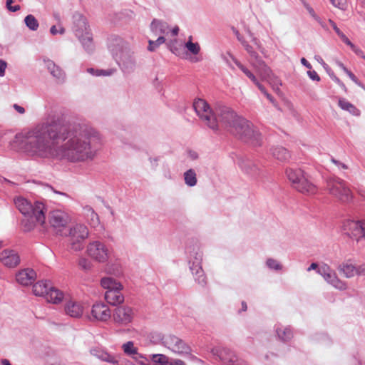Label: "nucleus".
<instances>
[{"instance_id":"3c124183","label":"nucleus","mask_w":365,"mask_h":365,"mask_svg":"<svg viewBox=\"0 0 365 365\" xmlns=\"http://www.w3.org/2000/svg\"><path fill=\"white\" fill-rule=\"evenodd\" d=\"M331 4L340 9H344L346 0H329Z\"/></svg>"},{"instance_id":"423d86ee","label":"nucleus","mask_w":365,"mask_h":365,"mask_svg":"<svg viewBox=\"0 0 365 365\" xmlns=\"http://www.w3.org/2000/svg\"><path fill=\"white\" fill-rule=\"evenodd\" d=\"M327 190L329 194L342 202H349L351 200V193L344 180L338 177H329L326 180Z\"/></svg>"},{"instance_id":"a211bd4d","label":"nucleus","mask_w":365,"mask_h":365,"mask_svg":"<svg viewBox=\"0 0 365 365\" xmlns=\"http://www.w3.org/2000/svg\"><path fill=\"white\" fill-rule=\"evenodd\" d=\"M68 221V215L61 210H53L49 214V223L57 232L61 231V228L66 227Z\"/></svg>"},{"instance_id":"aec40b11","label":"nucleus","mask_w":365,"mask_h":365,"mask_svg":"<svg viewBox=\"0 0 365 365\" xmlns=\"http://www.w3.org/2000/svg\"><path fill=\"white\" fill-rule=\"evenodd\" d=\"M38 202H40L36 201L34 204L32 205L26 198L22 197H18L14 199V203L16 208L24 215V217H27L28 215L34 214L36 212V204Z\"/></svg>"},{"instance_id":"13d9d810","label":"nucleus","mask_w":365,"mask_h":365,"mask_svg":"<svg viewBox=\"0 0 365 365\" xmlns=\"http://www.w3.org/2000/svg\"><path fill=\"white\" fill-rule=\"evenodd\" d=\"M232 30L233 31V33L235 34L237 40L242 44V42L243 41H246L244 38L240 35L239 31L235 28V27H232Z\"/></svg>"},{"instance_id":"412c9836","label":"nucleus","mask_w":365,"mask_h":365,"mask_svg":"<svg viewBox=\"0 0 365 365\" xmlns=\"http://www.w3.org/2000/svg\"><path fill=\"white\" fill-rule=\"evenodd\" d=\"M36 278V272L33 269L30 268L23 269L16 274V279L17 282L23 286L32 284Z\"/></svg>"},{"instance_id":"6ab92c4d","label":"nucleus","mask_w":365,"mask_h":365,"mask_svg":"<svg viewBox=\"0 0 365 365\" xmlns=\"http://www.w3.org/2000/svg\"><path fill=\"white\" fill-rule=\"evenodd\" d=\"M0 262L9 268H14L20 263V257L16 251L6 249L0 253Z\"/></svg>"},{"instance_id":"c756f323","label":"nucleus","mask_w":365,"mask_h":365,"mask_svg":"<svg viewBox=\"0 0 365 365\" xmlns=\"http://www.w3.org/2000/svg\"><path fill=\"white\" fill-rule=\"evenodd\" d=\"M272 154L274 158L280 161H286L290 158L289 152L282 146L273 148L272 149Z\"/></svg>"},{"instance_id":"79ce46f5","label":"nucleus","mask_w":365,"mask_h":365,"mask_svg":"<svg viewBox=\"0 0 365 365\" xmlns=\"http://www.w3.org/2000/svg\"><path fill=\"white\" fill-rule=\"evenodd\" d=\"M84 210L87 212V215L90 216L92 225L93 226L99 223V218L97 213L95 212L93 209L90 206H86Z\"/></svg>"},{"instance_id":"774afa93","label":"nucleus","mask_w":365,"mask_h":365,"mask_svg":"<svg viewBox=\"0 0 365 365\" xmlns=\"http://www.w3.org/2000/svg\"><path fill=\"white\" fill-rule=\"evenodd\" d=\"M188 155H189L190 158L192 160H196L198 158L197 153L195 151H193V150H190L188 152Z\"/></svg>"},{"instance_id":"f3484780","label":"nucleus","mask_w":365,"mask_h":365,"mask_svg":"<svg viewBox=\"0 0 365 365\" xmlns=\"http://www.w3.org/2000/svg\"><path fill=\"white\" fill-rule=\"evenodd\" d=\"M91 320L106 322L111 317V312L108 305L103 302H96L92 307Z\"/></svg>"},{"instance_id":"6e6552de","label":"nucleus","mask_w":365,"mask_h":365,"mask_svg":"<svg viewBox=\"0 0 365 365\" xmlns=\"http://www.w3.org/2000/svg\"><path fill=\"white\" fill-rule=\"evenodd\" d=\"M88 236V227L82 224H77L69 229L71 249L79 251L83 248V242Z\"/></svg>"},{"instance_id":"ea45409f","label":"nucleus","mask_w":365,"mask_h":365,"mask_svg":"<svg viewBox=\"0 0 365 365\" xmlns=\"http://www.w3.org/2000/svg\"><path fill=\"white\" fill-rule=\"evenodd\" d=\"M150 341L154 344L162 343L165 346L166 336L158 331L151 332L150 334Z\"/></svg>"},{"instance_id":"8fccbe9b","label":"nucleus","mask_w":365,"mask_h":365,"mask_svg":"<svg viewBox=\"0 0 365 365\" xmlns=\"http://www.w3.org/2000/svg\"><path fill=\"white\" fill-rule=\"evenodd\" d=\"M59 26V29H57L56 26H52L50 29V33L52 34V35H56L58 34H64L65 32H66V30L62 26Z\"/></svg>"},{"instance_id":"393cba45","label":"nucleus","mask_w":365,"mask_h":365,"mask_svg":"<svg viewBox=\"0 0 365 365\" xmlns=\"http://www.w3.org/2000/svg\"><path fill=\"white\" fill-rule=\"evenodd\" d=\"M49 287H51L50 281H39L34 284L33 292L36 296L45 297L49 291Z\"/></svg>"},{"instance_id":"2eb2a0df","label":"nucleus","mask_w":365,"mask_h":365,"mask_svg":"<svg viewBox=\"0 0 365 365\" xmlns=\"http://www.w3.org/2000/svg\"><path fill=\"white\" fill-rule=\"evenodd\" d=\"M317 273L322 275L324 279L330 284L339 290H345L346 284L339 279L336 273L331 269L329 265L324 264L318 268Z\"/></svg>"},{"instance_id":"052dcab7","label":"nucleus","mask_w":365,"mask_h":365,"mask_svg":"<svg viewBox=\"0 0 365 365\" xmlns=\"http://www.w3.org/2000/svg\"><path fill=\"white\" fill-rule=\"evenodd\" d=\"M356 274L359 276H365V265L356 267Z\"/></svg>"},{"instance_id":"f704fd0d","label":"nucleus","mask_w":365,"mask_h":365,"mask_svg":"<svg viewBox=\"0 0 365 365\" xmlns=\"http://www.w3.org/2000/svg\"><path fill=\"white\" fill-rule=\"evenodd\" d=\"M101 285L106 290L123 287V285L112 277H103L101 280Z\"/></svg>"},{"instance_id":"37998d69","label":"nucleus","mask_w":365,"mask_h":365,"mask_svg":"<svg viewBox=\"0 0 365 365\" xmlns=\"http://www.w3.org/2000/svg\"><path fill=\"white\" fill-rule=\"evenodd\" d=\"M168 357L162 354H156L150 355V359L155 364H158V365H163L165 361L167 360Z\"/></svg>"},{"instance_id":"ddd939ff","label":"nucleus","mask_w":365,"mask_h":365,"mask_svg":"<svg viewBox=\"0 0 365 365\" xmlns=\"http://www.w3.org/2000/svg\"><path fill=\"white\" fill-rule=\"evenodd\" d=\"M88 255L99 262H106L110 257L108 247L100 241L89 243L87 247Z\"/></svg>"},{"instance_id":"e433bc0d","label":"nucleus","mask_w":365,"mask_h":365,"mask_svg":"<svg viewBox=\"0 0 365 365\" xmlns=\"http://www.w3.org/2000/svg\"><path fill=\"white\" fill-rule=\"evenodd\" d=\"M24 23L31 31H36L39 26L37 19L32 14H29L25 17Z\"/></svg>"},{"instance_id":"5701e85b","label":"nucleus","mask_w":365,"mask_h":365,"mask_svg":"<svg viewBox=\"0 0 365 365\" xmlns=\"http://www.w3.org/2000/svg\"><path fill=\"white\" fill-rule=\"evenodd\" d=\"M46 66L50 73L54 77L58 83H63L65 81L66 74L64 71L55 63L50 60L45 61Z\"/></svg>"},{"instance_id":"4d7b16f0","label":"nucleus","mask_w":365,"mask_h":365,"mask_svg":"<svg viewBox=\"0 0 365 365\" xmlns=\"http://www.w3.org/2000/svg\"><path fill=\"white\" fill-rule=\"evenodd\" d=\"M339 37L346 45H348L349 46H352L353 43L351 42V41L346 36V35L343 32L339 34Z\"/></svg>"},{"instance_id":"f03ea898","label":"nucleus","mask_w":365,"mask_h":365,"mask_svg":"<svg viewBox=\"0 0 365 365\" xmlns=\"http://www.w3.org/2000/svg\"><path fill=\"white\" fill-rule=\"evenodd\" d=\"M215 115L218 124L220 123L231 135L252 146L262 145V137L258 129L232 108L217 104L215 108Z\"/></svg>"},{"instance_id":"49530a36","label":"nucleus","mask_w":365,"mask_h":365,"mask_svg":"<svg viewBox=\"0 0 365 365\" xmlns=\"http://www.w3.org/2000/svg\"><path fill=\"white\" fill-rule=\"evenodd\" d=\"M266 264L267 267L271 269L280 270L282 269V265L279 264V262L272 258H269L267 260Z\"/></svg>"},{"instance_id":"9d476101","label":"nucleus","mask_w":365,"mask_h":365,"mask_svg":"<svg viewBox=\"0 0 365 365\" xmlns=\"http://www.w3.org/2000/svg\"><path fill=\"white\" fill-rule=\"evenodd\" d=\"M193 249V254L190 253V259L189 261L190 269L192 274L195 276V280L200 285L204 287L207 284L206 276L201 266L202 260V255L200 252L195 251Z\"/></svg>"},{"instance_id":"39448f33","label":"nucleus","mask_w":365,"mask_h":365,"mask_svg":"<svg viewBox=\"0 0 365 365\" xmlns=\"http://www.w3.org/2000/svg\"><path fill=\"white\" fill-rule=\"evenodd\" d=\"M286 175L292 186L297 191L307 195L317 192V187L305 176L300 168H289L286 170Z\"/></svg>"},{"instance_id":"338daca9","label":"nucleus","mask_w":365,"mask_h":365,"mask_svg":"<svg viewBox=\"0 0 365 365\" xmlns=\"http://www.w3.org/2000/svg\"><path fill=\"white\" fill-rule=\"evenodd\" d=\"M301 63L309 69H312V65L309 63V62L305 58H301Z\"/></svg>"},{"instance_id":"a19ab883","label":"nucleus","mask_w":365,"mask_h":365,"mask_svg":"<svg viewBox=\"0 0 365 365\" xmlns=\"http://www.w3.org/2000/svg\"><path fill=\"white\" fill-rule=\"evenodd\" d=\"M165 41V38L163 36H160L155 41L149 40L148 50L149 51H154L158 47H159V46L163 44Z\"/></svg>"},{"instance_id":"603ef678","label":"nucleus","mask_w":365,"mask_h":365,"mask_svg":"<svg viewBox=\"0 0 365 365\" xmlns=\"http://www.w3.org/2000/svg\"><path fill=\"white\" fill-rule=\"evenodd\" d=\"M315 59L319 63H321L324 68L327 71V72L329 73H330L331 74V73H334L332 71V70L330 68V67L324 62V61L322 59V58L319 56H315Z\"/></svg>"},{"instance_id":"5fc2aeb1","label":"nucleus","mask_w":365,"mask_h":365,"mask_svg":"<svg viewBox=\"0 0 365 365\" xmlns=\"http://www.w3.org/2000/svg\"><path fill=\"white\" fill-rule=\"evenodd\" d=\"M329 76H330V78L334 81L336 82L339 86H340L341 88H343L344 90L346 89V86L344 84L343 82L341 81V80L336 77L334 73H331V74L330 73H329Z\"/></svg>"},{"instance_id":"473e14b6","label":"nucleus","mask_w":365,"mask_h":365,"mask_svg":"<svg viewBox=\"0 0 365 365\" xmlns=\"http://www.w3.org/2000/svg\"><path fill=\"white\" fill-rule=\"evenodd\" d=\"M230 58L232 60V61L235 63V65L249 78L253 83L257 82V78L243 64H242L233 55L230 53H227Z\"/></svg>"},{"instance_id":"c03bdc74","label":"nucleus","mask_w":365,"mask_h":365,"mask_svg":"<svg viewBox=\"0 0 365 365\" xmlns=\"http://www.w3.org/2000/svg\"><path fill=\"white\" fill-rule=\"evenodd\" d=\"M185 47L194 55L200 52V47L197 43H193L190 40L185 43Z\"/></svg>"},{"instance_id":"7c9ffc66","label":"nucleus","mask_w":365,"mask_h":365,"mask_svg":"<svg viewBox=\"0 0 365 365\" xmlns=\"http://www.w3.org/2000/svg\"><path fill=\"white\" fill-rule=\"evenodd\" d=\"M339 106L344 110L348 111L353 115L359 116L360 110L352 103L346 101L345 98H340L338 102Z\"/></svg>"},{"instance_id":"680f3d73","label":"nucleus","mask_w":365,"mask_h":365,"mask_svg":"<svg viewBox=\"0 0 365 365\" xmlns=\"http://www.w3.org/2000/svg\"><path fill=\"white\" fill-rule=\"evenodd\" d=\"M111 74V71L108 70H96V73H95V76H109Z\"/></svg>"},{"instance_id":"a878e982","label":"nucleus","mask_w":365,"mask_h":365,"mask_svg":"<svg viewBox=\"0 0 365 365\" xmlns=\"http://www.w3.org/2000/svg\"><path fill=\"white\" fill-rule=\"evenodd\" d=\"M65 311L71 317H79L83 314V307L78 302H69L65 307Z\"/></svg>"},{"instance_id":"c9c22d12","label":"nucleus","mask_w":365,"mask_h":365,"mask_svg":"<svg viewBox=\"0 0 365 365\" xmlns=\"http://www.w3.org/2000/svg\"><path fill=\"white\" fill-rule=\"evenodd\" d=\"M185 183L189 187H193L196 185L197 182V175L195 171L190 168L184 173Z\"/></svg>"},{"instance_id":"f257e3e1","label":"nucleus","mask_w":365,"mask_h":365,"mask_svg":"<svg viewBox=\"0 0 365 365\" xmlns=\"http://www.w3.org/2000/svg\"><path fill=\"white\" fill-rule=\"evenodd\" d=\"M98 139V133L86 123L51 120L16 133L9 145L30 156L76 163L93 158L92 144Z\"/></svg>"},{"instance_id":"a18cd8bd","label":"nucleus","mask_w":365,"mask_h":365,"mask_svg":"<svg viewBox=\"0 0 365 365\" xmlns=\"http://www.w3.org/2000/svg\"><path fill=\"white\" fill-rule=\"evenodd\" d=\"M305 8L308 11L309 14L314 18L323 28H326V25L322 21V19L316 14L314 9L308 4H305Z\"/></svg>"},{"instance_id":"6e6d98bb","label":"nucleus","mask_w":365,"mask_h":365,"mask_svg":"<svg viewBox=\"0 0 365 365\" xmlns=\"http://www.w3.org/2000/svg\"><path fill=\"white\" fill-rule=\"evenodd\" d=\"M351 50L358 56H361L363 58H365V56L364 55V52L361 49L356 47L354 44H352V46H350Z\"/></svg>"},{"instance_id":"09e8293b","label":"nucleus","mask_w":365,"mask_h":365,"mask_svg":"<svg viewBox=\"0 0 365 365\" xmlns=\"http://www.w3.org/2000/svg\"><path fill=\"white\" fill-rule=\"evenodd\" d=\"M79 266L84 270H88L91 268V262L86 258H81L78 262Z\"/></svg>"},{"instance_id":"864d4df0","label":"nucleus","mask_w":365,"mask_h":365,"mask_svg":"<svg viewBox=\"0 0 365 365\" xmlns=\"http://www.w3.org/2000/svg\"><path fill=\"white\" fill-rule=\"evenodd\" d=\"M307 75L312 81H320V77L319 76V75L317 74V73L315 71H312L311 69H309L307 71Z\"/></svg>"},{"instance_id":"58836bf2","label":"nucleus","mask_w":365,"mask_h":365,"mask_svg":"<svg viewBox=\"0 0 365 365\" xmlns=\"http://www.w3.org/2000/svg\"><path fill=\"white\" fill-rule=\"evenodd\" d=\"M242 45L250 54V57L252 58V63L257 62L258 59L261 58L258 53L254 50L253 47L250 46L247 41H243Z\"/></svg>"},{"instance_id":"bf43d9fd","label":"nucleus","mask_w":365,"mask_h":365,"mask_svg":"<svg viewBox=\"0 0 365 365\" xmlns=\"http://www.w3.org/2000/svg\"><path fill=\"white\" fill-rule=\"evenodd\" d=\"M6 66H7V64L4 61L0 60V76L1 77L4 76Z\"/></svg>"},{"instance_id":"7ed1b4c3","label":"nucleus","mask_w":365,"mask_h":365,"mask_svg":"<svg viewBox=\"0 0 365 365\" xmlns=\"http://www.w3.org/2000/svg\"><path fill=\"white\" fill-rule=\"evenodd\" d=\"M108 49L125 74L133 73L136 68V60L128 42L120 36L111 34L107 41Z\"/></svg>"},{"instance_id":"9b49d317","label":"nucleus","mask_w":365,"mask_h":365,"mask_svg":"<svg viewBox=\"0 0 365 365\" xmlns=\"http://www.w3.org/2000/svg\"><path fill=\"white\" fill-rule=\"evenodd\" d=\"M211 353L219 358L225 365H246L242 359H240L235 353L227 347H214Z\"/></svg>"},{"instance_id":"dca6fc26","label":"nucleus","mask_w":365,"mask_h":365,"mask_svg":"<svg viewBox=\"0 0 365 365\" xmlns=\"http://www.w3.org/2000/svg\"><path fill=\"white\" fill-rule=\"evenodd\" d=\"M133 310L128 306H118L113 310V319L116 324L127 325L133 321Z\"/></svg>"},{"instance_id":"b1692460","label":"nucleus","mask_w":365,"mask_h":365,"mask_svg":"<svg viewBox=\"0 0 365 365\" xmlns=\"http://www.w3.org/2000/svg\"><path fill=\"white\" fill-rule=\"evenodd\" d=\"M339 271L346 278L353 277L356 274V267L354 266L351 260H346L338 267Z\"/></svg>"},{"instance_id":"2f4dec72","label":"nucleus","mask_w":365,"mask_h":365,"mask_svg":"<svg viewBox=\"0 0 365 365\" xmlns=\"http://www.w3.org/2000/svg\"><path fill=\"white\" fill-rule=\"evenodd\" d=\"M167 29L168 25L165 22L157 19H153L151 22L150 29L155 34V35L164 34L166 32Z\"/></svg>"},{"instance_id":"e2e57ef3","label":"nucleus","mask_w":365,"mask_h":365,"mask_svg":"<svg viewBox=\"0 0 365 365\" xmlns=\"http://www.w3.org/2000/svg\"><path fill=\"white\" fill-rule=\"evenodd\" d=\"M329 23L331 25V26L333 28V29L335 31L336 34L339 36V34L341 33V30L337 27L336 23L333 21L331 19H329Z\"/></svg>"},{"instance_id":"69168bd1","label":"nucleus","mask_w":365,"mask_h":365,"mask_svg":"<svg viewBox=\"0 0 365 365\" xmlns=\"http://www.w3.org/2000/svg\"><path fill=\"white\" fill-rule=\"evenodd\" d=\"M350 78L352 81H354L355 83H359V80L358 78L356 77V76L349 70V71L346 73Z\"/></svg>"},{"instance_id":"f8f14e48","label":"nucleus","mask_w":365,"mask_h":365,"mask_svg":"<svg viewBox=\"0 0 365 365\" xmlns=\"http://www.w3.org/2000/svg\"><path fill=\"white\" fill-rule=\"evenodd\" d=\"M342 229L344 233L352 239L359 241L365 239V221L346 220L343 222Z\"/></svg>"},{"instance_id":"20e7f679","label":"nucleus","mask_w":365,"mask_h":365,"mask_svg":"<svg viewBox=\"0 0 365 365\" xmlns=\"http://www.w3.org/2000/svg\"><path fill=\"white\" fill-rule=\"evenodd\" d=\"M72 29L75 36L81 42L84 50L91 53L94 51L93 34L86 18L80 13H75L73 16Z\"/></svg>"},{"instance_id":"1a4fd4ad","label":"nucleus","mask_w":365,"mask_h":365,"mask_svg":"<svg viewBox=\"0 0 365 365\" xmlns=\"http://www.w3.org/2000/svg\"><path fill=\"white\" fill-rule=\"evenodd\" d=\"M46 207L43 202H38L36 204V212L34 214L28 215L27 217H24L21 220V225L24 232H29L32 230L36 223L43 225L45 223L46 216Z\"/></svg>"},{"instance_id":"4c0bfd02","label":"nucleus","mask_w":365,"mask_h":365,"mask_svg":"<svg viewBox=\"0 0 365 365\" xmlns=\"http://www.w3.org/2000/svg\"><path fill=\"white\" fill-rule=\"evenodd\" d=\"M122 348L125 354L130 356L131 357L137 354L138 349L134 346L133 341H129L123 344Z\"/></svg>"},{"instance_id":"4be33fe9","label":"nucleus","mask_w":365,"mask_h":365,"mask_svg":"<svg viewBox=\"0 0 365 365\" xmlns=\"http://www.w3.org/2000/svg\"><path fill=\"white\" fill-rule=\"evenodd\" d=\"M122 289L123 287H118L106 290L104 294L106 302L113 306H118L123 303L124 296L121 292Z\"/></svg>"},{"instance_id":"bb28decb","label":"nucleus","mask_w":365,"mask_h":365,"mask_svg":"<svg viewBox=\"0 0 365 365\" xmlns=\"http://www.w3.org/2000/svg\"><path fill=\"white\" fill-rule=\"evenodd\" d=\"M241 169L250 175H256L259 173V167L250 160H242L240 163Z\"/></svg>"},{"instance_id":"4468645a","label":"nucleus","mask_w":365,"mask_h":365,"mask_svg":"<svg viewBox=\"0 0 365 365\" xmlns=\"http://www.w3.org/2000/svg\"><path fill=\"white\" fill-rule=\"evenodd\" d=\"M165 346L180 355L191 354L192 349L190 346L175 335L166 336Z\"/></svg>"},{"instance_id":"c85d7f7f","label":"nucleus","mask_w":365,"mask_h":365,"mask_svg":"<svg viewBox=\"0 0 365 365\" xmlns=\"http://www.w3.org/2000/svg\"><path fill=\"white\" fill-rule=\"evenodd\" d=\"M45 298L49 302L58 304L62 301L63 298V294L59 289L51 287H49V291Z\"/></svg>"},{"instance_id":"0eeeda50","label":"nucleus","mask_w":365,"mask_h":365,"mask_svg":"<svg viewBox=\"0 0 365 365\" xmlns=\"http://www.w3.org/2000/svg\"><path fill=\"white\" fill-rule=\"evenodd\" d=\"M193 108L199 118L213 131L218 130V123L209 104L203 99L198 98L193 103Z\"/></svg>"},{"instance_id":"cd10ccee","label":"nucleus","mask_w":365,"mask_h":365,"mask_svg":"<svg viewBox=\"0 0 365 365\" xmlns=\"http://www.w3.org/2000/svg\"><path fill=\"white\" fill-rule=\"evenodd\" d=\"M252 65L255 67L263 78H269L271 76V68L265 63L262 58L258 59L257 62H253Z\"/></svg>"},{"instance_id":"72a5a7b5","label":"nucleus","mask_w":365,"mask_h":365,"mask_svg":"<svg viewBox=\"0 0 365 365\" xmlns=\"http://www.w3.org/2000/svg\"><path fill=\"white\" fill-rule=\"evenodd\" d=\"M276 332L278 338L284 342L289 341L293 337V332L290 327H277Z\"/></svg>"},{"instance_id":"0e129e2a","label":"nucleus","mask_w":365,"mask_h":365,"mask_svg":"<svg viewBox=\"0 0 365 365\" xmlns=\"http://www.w3.org/2000/svg\"><path fill=\"white\" fill-rule=\"evenodd\" d=\"M13 108L20 114H24L25 113L24 108L18 104H14Z\"/></svg>"},{"instance_id":"de8ad7c7","label":"nucleus","mask_w":365,"mask_h":365,"mask_svg":"<svg viewBox=\"0 0 365 365\" xmlns=\"http://www.w3.org/2000/svg\"><path fill=\"white\" fill-rule=\"evenodd\" d=\"M132 358L140 365H146L149 360L145 357L142 354L137 351L136 354H134Z\"/></svg>"}]
</instances>
